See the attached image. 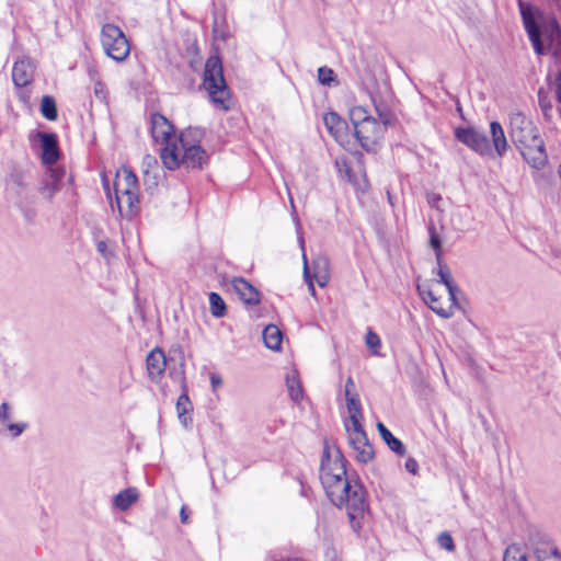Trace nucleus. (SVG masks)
Segmentation results:
<instances>
[{"label": "nucleus", "instance_id": "10", "mask_svg": "<svg viewBox=\"0 0 561 561\" xmlns=\"http://www.w3.org/2000/svg\"><path fill=\"white\" fill-rule=\"evenodd\" d=\"M178 145L180 165L183 164L186 168L202 169L207 162L208 156L206 151L199 145L191 144L188 134L183 133L178 140Z\"/></svg>", "mask_w": 561, "mask_h": 561}, {"label": "nucleus", "instance_id": "32", "mask_svg": "<svg viewBox=\"0 0 561 561\" xmlns=\"http://www.w3.org/2000/svg\"><path fill=\"white\" fill-rule=\"evenodd\" d=\"M142 169H144L145 183H149L150 172L159 171V165H158L157 159L151 154L145 156L142 159Z\"/></svg>", "mask_w": 561, "mask_h": 561}, {"label": "nucleus", "instance_id": "33", "mask_svg": "<svg viewBox=\"0 0 561 561\" xmlns=\"http://www.w3.org/2000/svg\"><path fill=\"white\" fill-rule=\"evenodd\" d=\"M365 342L373 355H379V348L381 346V340L379 335L371 329L367 330Z\"/></svg>", "mask_w": 561, "mask_h": 561}, {"label": "nucleus", "instance_id": "41", "mask_svg": "<svg viewBox=\"0 0 561 561\" xmlns=\"http://www.w3.org/2000/svg\"><path fill=\"white\" fill-rule=\"evenodd\" d=\"M408 472L416 474L419 471V463L414 458H408L404 465Z\"/></svg>", "mask_w": 561, "mask_h": 561}, {"label": "nucleus", "instance_id": "49", "mask_svg": "<svg viewBox=\"0 0 561 561\" xmlns=\"http://www.w3.org/2000/svg\"><path fill=\"white\" fill-rule=\"evenodd\" d=\"M180 518H181V522H182L183 524H186V523H187V520H188V515H187L186 510H185V507H184V506H182V508H181V512H180Z\"/></svg>", "mask_w": 561, "mask_h": 561}, {"label": "nucleus", "instance_id": "34", "mask_svg": "<svg viewBox=\"0 0 561 561\" xmlns=\"http://www.w3.org/2000/svg\"><path fill=\"white\" fill-rule=\"evenodd\" d=\"M298 241H299L301 250L304 251V253H302V259H304V276H305L306 282L308 283V289H309L310 294L312 296H314L316 295V289H314V285H313V282H312V278H311V275H310V272H309V267H308V261H307V256H306V253H305V241H304V238L300 236L298 238Z\"/></svg>", "mask_w": 561, "mask_h": 561}, {"label": "nucleus", "instance_id": "42", "mask_svg": "<svg viewBox=\"0 0 561 561\" xmlns=\"http://www.w3.org/2000/svg\"><path fill=\"white\" fill-rule=\"evenodd\" d=\"M159 182V171L150 172V181L149 183H145L148 190H154L158 186Z\"/></svg>", "mask_w": 561, "mask_h": 561}, {"label": "nucleus", "instance_id": "40", "mask_svg": "<svg viewBox=\"0 0 561 561\" xmlns=\"http://www.w3.org/2000/svg\"><path fill=\"white\" fill-rule=\"evenodd\" d=\"M552 91L561 90V70H558L549 82Z\"/></svg>", "mask_w": 561, "mask_h": 561}, {"label": "nucleus", "instance_id": "5", "mask_svg": "<svg viewBox=\"0 0 561 561\" xmlns=\"http://www.w3.org/2000/svg\"><path fill=\"white\" fill-rule=\"evenodd\" d=\"M203 87L216 107L224 111L230 108V90L224 77L221 59L217 55L208 57L205 62Z\"/></svg>", "mask_w": 561, "mask_h": 561}, {"label": "nucleus", "instance_id": "38", "mask_svg": "<svg viewBox=\"0 0 561 561\" xmlns=\"http://www.w3.org/2000/svg\"><path fill=\"white\" fill-rule=\"evenodd\" d=\"M437 542L442 549H445L447 551H453L455 549L453 537L447 531H444L438 535Z\"/></svg>", "mask_w": 561, "mask_h": 561}, {"label": "nucleus", "instance_id": "50", "mask_svg": "<svg viewBox=\"0 0 561 561\" xmlns=\"http://www.w3.org/2000/svg\"><path fill=\"white\" fill-rule=\"evenodd\" d=\"M270 561H300L298 558L293 559H271Z\"/></svg>", "mask_w": 561, "mask_h": 561}, {"label": "nucleus", "instance_id": "11", "mask_svg": "<svg viewBox=\"0 0 561 561\" xmlns=\"http://www.w3.org/2000/svg\"><path fill=\"white\" fill-rule=\"evenodd\" d=\"M455 137L480 156H490L492 153L486 135L473 127L456 128Z\"/></svg>", "mask_w": 561, "mask_h": 561}, {"label": "nucleus", "instance_id": "3", "mask_svg": "<svg viewBox=\"0 0 561 561\" xmlns=\"http://www.w3.org/2000/svg\"><path fill=\"white\" fill-rule=\"evenodd\" d=\"M510 137L525 161L534 169H542L548 156L538 128L523 113L510 115Z\"/></svg>", "mask_w": 561, "mask_h": 561}, {"label": "nucleus", "instance_id": "51", "mask_svg": "<svg viewBox=\"0 0 561 561\" xmlns=\"http://www.w3.org/2000/svg\"><path fill=\"white\" fill-rule=\"evenodd\" d=\"M558 102L561 104V90L553 91Z\"/></svg>", "mask_w": 561, "mask_h": 561}, {"label": "nucleus", "instance_id": "46", "mask_svg": "<svg viewBox=\"0 0 561 561\" xmlns=\"http://www.w3.org/2000/svg\"><path fill=\"white\" fill-rule=\"evenodd\" d=\"M103 90H104V84L102 82H96L94 84V93L96 96H101V94L103 93Z\"/></svg>", "mask_w": 561, "mask_h": 561}, {"label": "nucleus", "instance_id": "19", "mask_svg": "<svg viewBox=\"0 0 561 561\" xmlns=\"http://www.w3.org/2000/svg\"><path fill=\"white\" fill-rule=\"evenodd\" d=\"M323 123L335 140H341L347 128L346 122L335 112H329L323 116Z\"/></svg>", "mask_w": 561, "mask_h": 561}, {"label": "nucleus", "instance_id": "37", "mask_svg": "<svg viewBox=\"0 0 561 561\" xmlns=\"http://www.w3.org/2000/svg\"><path fill=\"white\" fill-rule=\"evenodd\" d=\"M375 107L379 118L378 122H380V125L383 127V129H386L388 126L392 124L394 118L393 114L386 107H380L378 105H376Z\"/></svg>", "mask_w": 561, "mask_h": 561}, {"label": "nucleus", "instance_id": "23", "mask_svg": "<svg viewBox=\"0 0 561 561\" xmlns=\"http://www.w3.org/2000/svg\"><path fill=\"white\" fill-rule=\"evenodd\" d=\"M420 294L422 295L424 301L428 305V307L439 317L444 319H448L453 316V307L455 305H450L448 308L440 307L439 300L434 296L432 290H421V287H417Z\"/></svg>", "mask_w": 561, "mask_h": 561}, {"label": "nucleus", "instance_id": "15", "mask_svg": "<svg viewBox=\"0 0 561 561\" xmlns=\"http://www.w3.org/2000/svg\"><path fill=\"white\" fill-rule=\"evenodd\" d=\"M530 542L538 561H548L550 557L560 554L557 546L546 534L535 533L530 536Z\"/></svg>", "mask_w": 561, "mask_h": 561}, {"label": "nucleus", "instance_id": "14", "mask_svg": "<svg viewBox=\"0 0 561 561\" xmlns=\"http://www.w3.org/2000/svg\"><path fill=\"white\" fill-rule=\"evenodd\" d=\"M36 137L39 139L42 162L51 167L59 159V148L57 136L53 133L38 131Z\"/></svg>", "mask_w": 561, "mask_h": 561}, {"label": "nucleus", "instance_id": "48", "mask_svg": "<svg viewBox=\"0 0 561 561\" xmlns=\"http://www.w3.org/2000/svg\"><path fill=\"white\" fill-rule=\"evenodd\" d=\"M344 389H351V390H352V389H356V387H355V382H354V380H353V378H352L351 376H348V377L346 378Z\"/></svg>", "mask_w": 561, "mask_h": 561}, {"label": "nucleus", "instance_id": "18", "mask_svg": "<svg viewBox=\"0 0 561 561\" xmlns=\"http://www.w3.org/2000/svg\"><path fill=\"white\" fill-rule=\"evenodd\" d=\"M231 286L238 297L247 305H257L260 302V293L256 288L242 277H234Z\"/></svg>", "mask_w": 561, "mask_h": 561}, {"label": "nucleus", "instance_id": "35", "mask_svg": "<svg viewBox=\"0 0 561 561\" xmlns=\"http://www.w3.org/2000/svg\"><path fill=\"white\" fill-rule=\"evenodd\" d=\"M503 561H528L525 553H522L519 548L516 546H510L506 548L503 557Z\"/></svg>", "mask_w": 561, "mask_h": 561}, {"label": "nucleus", "instance_id": "20", "mask_svg": "<svg viewBox=\"0 0 561 561\" xmlns=\"http://www.w3.org/2000/svg\"><path fill=\"white\" fill-rule=\"evenodd\" d=\"M490 133L494 150L499 157H503L507 150V139L501 124L495 121L491 122Z\"/></svg>", "mask_w": 561, "mask_h": 561}, {"label": "nucleus", "instance_id": "47", "mask_svg": "<svg viewBox=\"0 0 561 561\" xmlns=\"http://www.w3.org/2000/svg\"><path fill=\"white\" fill-rule=\"evenodd\" d=\"M210 382H211V386L215 388V387L221 385V378L218 375H211Z\"/></svg>", "mask_w": 561, "mask_h": 561}, {"label": "nucleus", "instance_id": "21", "mask_svg": "<svg viewBox=\"0 0 561 561\" xmlns=\"http://www.w3.org/2000/svg\"><path fill=\"white\" fill-rule=\"evenodd\" d=\"M346 409L348 416L344 419L343 425H362L360 421L363 419V410L359 396L356 398H348V400H346Z\"/></svg>", "mask_w": 561, "mask_h": 561}, {"label": "nucleus", "instance_id": "16", "mask_svg": "<svg viewBox=\"0 0 561 561\" xmlns=\"http://www.w3.org/2000/svg\"><path fill=\"white\" fill-rule=\"evenodd\" d=\"M148 377L151 381L158 382L164 375L167 367V358L164 352L156 347L146 358Z\"/></svg>", "mask_w": 561, "mask_h": 561}, {"label": "nucleus", "instance_id": "8", "mask_svg": "<svg viewBox=\"0 0 561 561\" xmlns=\"http://www.w3.org/2000/svg\"><path fill=\"white\" fill-rule=\"evenodd\" d=\"M101 44L105 54L115 61H124L130 53V45L124 32L107 23L101 30Z\"/></svg>", "mask_w": 561, "mask_h": 561}, {"label": "nucleus", "instance_id": "13", "mask_svg": "<svg viewBox=\"0 0 561 561\" xmlns=\"http://www.w3.org/2000/svg\"><path fill=\"white\" fill-rule=\"evenodd\" d=\"M65 170L60 168L48 167L38 183V194L41 197L49 203L53 202L54 196L61 188L62 180L65 178Z\"/></svg>", "mask_w": 561, "mask_h": 561}, {"label": "nucleus", "instance_id": "6", "mask_svg": "<svg viewBox=\"0 0 561 561\" xmlns=\"http://www.w3.org/2000/svg\"><path fill=\"white\" fill-rule=\"evenodd\" d=\"M348 115L354 127L355 137L362 148L375 152L383 138V127L364 106H353Z\"/></svg>", "mask_w": 561, "mask_h": 561}, {"label": "nucleus", "instance_id": "4", "mask_svg": "<svg viewBox=\"0 0 561 561\" xmlns=\"http://www.w3.org/2000/svg\"><path fill=\"white\" fill-rule=\"evenodd\" d=\"M114 195L113 199L111 192L107 191L111 208H117L122 217L131 219L139 209L138 180L133 171L124 168L117 172Z\"/></svg>", "mask_w": 561, "mask_h": 561}, {"label": "nucleus", "instance_id": "1", "mask_svg": "<svg viewBox=\"0 0 561 561\" xmlns=\"http://www.w3.org/2000/svg\"><path fill=\"white\" fill-rule=\"evenodd\" d=\"M320 481L330 501L339 508L345 507L352 528L355 531L360 529V520L368 510L365 490L360 483L348 479L341 450H331L327 443L321 460Z\"/></svg>", "mask_w": 561, "mask_h": 561}, {"label": "nucleus", "instance_id": "27", "mask_svg": "<svg viewBox=\"0 0 561 561\" xmlns=\"http://www.w3.org/2000/svg\"><path fill=\"white\" fill-rule=\"evenodd\" d=\"M137 490L129 488L115 495L114 505L121 511H127L137 501Z\"/></svg>", "mask_w": 561, "mask_h": 561}, {"label": "nucleus", "instance_id": "43", "mask_svg": "<svg viewBox=\"0 0 561 561\" xmlns=\"http://www.w3.org/2000/svg\"><path fill=\"white\" fill-rule=\"evenodd\" d=\"M96 250L104 257H108V255L111 254L107 249V243L104 240H100L96 242Z\"/></svg>", "mask_w": 561, "mask_h": 561}, {"label": "nucleus", "instance_id": "25", "mask_svg": "<svg viewBox=\"0 0 561 561\" xmlns=\"http://www.w3.org/2000/svg\"><path fill=\"white\" fill-rule=\"evenodd\" d=\"M313 277L319 286L324 287L329 282V260L318 256L312 261Z\"/></svg>", "mask_w": 561, "mask_h": 561}, {"label": "nucleus", "instance_id": "31", "mask_svg": "<svg viewBox=\"0 0 561 561\" xmlns=\"http://www.w3.org/2000/svg\"><path fill=\"white\" fill-rule=\"evenodd\" d=\"M286 383L290 398L295 402H298L302 398V388L300 386L299 380L295 376H288L286 379Z\"/></svg>", "mask_w": 561, "mask_h": 561}, {"label": "nucleus", "instance_id": "22", "mask_svg": "<svg viewBox=\"0 0 561 561\" xmlns=\"http://www.w3.org/2000/svg\"><path fill=\"white\" fill-rule=\"evenodd\" d=\"M377 430L381 438L393 453H396L398 456L405 455V447L403 443L399 438L394 437L382 422L377 423Z\"/></svg>", "mask_w": 561, "mask_h": 561}, {"label": "nucleus", "instance_id": "26", "mask_svg": "<svg viewBox=\"0 0 561 561\" xmlns=\"http://www.w3.org/2000/svg\"><path fill=\"white\" fill-rule=\"evenodd\" d=\"M263 341L267 348L278 351L283 341L282 331L274 324L266 325L263 330Z\"/></svg>", "mask_w": 561, "mask_h": 561}, {"label": "nucleus", "instance_id": "45", "mask_svg": "<svg viewBox=\"0 0 561 561\" xmlns=\"http://www.w3.org/2000/svg\"><path fill=\"white\" fill-rule=\"evenodd\" d=\"M344 396H345V400H348V398H356L358 397V392L356 391V389H344Z\"/></svg>", "mask_w": 561, "mask_h": 561}, {"label": "nucleus", "instance_id": "9", "mask_svg": "<svg viewBox=\"0 0 561 561\" xmlns=\"http://www.w3.org/2000/svg\"><path fill=\"white\" fill-rule=\"evenodd\" d=\"M347 434V442L353 450L354 458L360 463H368L374 459L375 453L368 440L363 425L344 426Z\"/></svg>", "mask_w": 561, "mask_h": 561}, {"label": "nucleus", "instance_id": "12", "mask_svg": "<svg viewBox=\"0 0 561 561\" xmlns=\"http://www.w3.org/2000/svg\"><path fill=\"white\" fill-rule=\"evenodd\" d=\"M28 428V423L14 421V410L9 402L0 404V435L15 439Z\"/></svg>", "mask_w": 561, "mask_h": 561}, {"label": "nucleus", "instance_id": "29", "mask_svg": "<svg viewBox=\"0 0 561 561\" xmlns=\"http://www.w3.org/2000/svg\"><path fill=\"white\" fill-rule=\"evenodd\" d=\"M41 113L48 121H55L58 116L55 99L44 95L41 101Z\"/></svg>", "mask_w": 561, "mask_h": 561}, {"label": "nucleus", "instance_id": "44", "mask_svg": "<svg viewBox=\"0 0 561 561\" xmlns=\"http://www.w3.org/2000/svg\"><path fill=\"white\" fill-rule=\"evenodd\" d=\"M538 99L542 111L547 113V111L550 110L551 106L549 103H547L545 92L541 89L538 91Z\"/></svg>", "mask_w": 561, "mask_h": 561}, {"label": "nucleus", "instance_id": "39", "mask_svg": "<svg viewBox=\"0 0 561 561\" xmlns=\"http://www.w3.org/2000/svg\"><path fill=\"white\" fill-rule=\"evenodd\" d=\"M430 234H431L430 243H431L432 248L436 251V257H437V261H439L442 259V256H440V239L435 233L433 228H430Z\"/></svg>", "mask_w": 561, "mask_h": 561}, {"label": "nucleus", "instance_id": "28", "mask_svg": "<svg viewBox=\"0 0 561 561\" xmlns=\"http://www.w3.org/2000/svg\"><path fill=\"white\" fill-rule=\"evenodd\" d=\"M192 411V402L186 392H183L179 396L176 401V412L180 422L187 427L188 423H191V417L188 413Z\"/></svg>", "mask_w": 561, "mask_h": 561}, {"label": "nucleus", "instance_id": "24", "mask_svg": "<svg viewBox=\"0 0 561 561\" xmlns=\"http://www.w3.org/2000/svg\"><path fill=\"white\" fill-rule=\"evenodd\" d=\"M437 262L439 266L437 272V275L439 277L438 282L446 286L449 294V299L453 301V305H457L456 291L458 290V287L451 277L450 270L447 265L442 264V259Z\"/></svg>", "mask_w": 561, "mask_h": 561}, {"label": "nucleus", "instance_id": "30", "mask_svg": "<svg viewBox=\"0 0 561 561\" xmlns=\"http://www.w3.org/2000/svg\"><path fill=\"white\" fill-rule=\"evenodd\" d=\"M209 306H210V313L215 318H222L226 314V304L221 296L215 291H211L209 294Z\"/></svg>", "mask_w": 561, "mask_h": 561}, {"label": "nucleus", "instance_id": "17", "mask_svg": "<svg viewBox=\"0 0 561 561\" xmlns=\"http://www.w3.org/2000/svg\"><path fill=\"white\" fill-rule=\"evenodd\" d=\"M34 67L30 58H21L16 60L12 69V80L18 88H24L31 83L33 79Z\"/></svg>", "mask_w": 561, "mask_h": 561}, {"label": "nucleus", "instance_id": "2", "mask_svg": "<svg viewBox=\"0 0 561 561\" xmlns=\"http://www.w3.org/2000/svg\"><path fill=\"white\" fill-rule=\"evenodd\" d=\"M518 8L534 51L538 56L551 54L559 59L561 57V27L556 18L522 0H518Z\"/></svg>", "mask_w": 561, "mask_h": 561}, {"label": "nucleus", "instance_id": "36", "mask_svg": "<svg viewBox=\"0 0 561 561\" xmlns=\"http://www.w3.org/2000/svg\"><path fill=\"white\" fill-rule=\"evenodd\" d=\"M318 80L322 85H331L335 81L334 71L329 67H320L318 69Z\"/></svg>", "mask_w": 561, "mask_h": 561}, {"label": "nucleus", "instance_id": "7", "mask_svg": "<svg viewBox=\"0 0 561 561\" xmlns=\"http://www.w3.org/2000/svg\"><path fill=\"white\" fill-rule=\"evenodd\" d=\"M151 136L156 142L164 145L160 149L163 165L169 170L178 169L180 167V151L174 137V128L160 113L151 115Z\"/></svg>", "mask_w": 561, "mask_h": 561}]
</instances>
